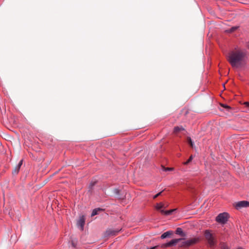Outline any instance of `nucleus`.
<instances>
[{"instance_id": "15", "label": "nucleus", "mask_w": 249, "mask_h": 249, "mask_svg": "<svg viewBox=\"0 0 249 249\" xmlns=\"http://www.w3.org/2000/svg\"><path fill=\"white\" fill-rule=\"evenodd\" d=\"M176 233L178 234L182 237H184L186 234L180 228H178L176 230Z\"/></svg>"}, {"instance_id": "27", "label": "nucleus", "mask_w": 249, "mask_h": 249, "mask_svg": "<svg viewBox=\"0 0 249 249\" xmlns=\"http://www.w3.org/2000/svg\"><path fill=\"white\" fill-rule=\"evenodd\" d=\"M222 107H224L226 108H230V107L227 105H222Z\"/></svg>"}, {"instance_id": "19", "label": "nucleus", "mask_w": 249, "mask_h": 249, "mask_svg": "<svg viewBox=\"0 0 249 249\" xmlns=\"http://www.w3.org/2000/svg\"><path fill=\"white\" fill-rule=\"evenodd\" d=\"M187 141L188 143V144L190 145V146L192 148H193L194 146V143L192 141V139L191 137H188L187 138Z\"/></svg>"}, {"instance_id": "3", "label": "nucleus", "mask_w": 249, "mask_h": 249, "mask_svg": "<svg viewBox=\"0 0 249 249\" xmlns=\"http://www.w3.org/2000/svg\"><path fill=\"white\" fill-rule=\"evenodd\" d=\"M200 241L199 237H195L188 239L186 241L182 242L179 245L180 247H189L191 246L195 245Z\"/></svg>"}, {"instance_id": "2", "label": "nucleus", "mask_w": 249, "mask_h": 249, "mask_svg": "<svg viewBox=\"0 0 249 249\" xmlns=\"http://www.w3.org/2000/svg\"><path fill=\"white\" fill-rule=\"evenodd\" d=\"M204 235L210 247H214L217 243L215 236L212 233V231L206 230L204 231Z\"/></svg>"}, {"instance_id": "9", "label": "nucleus", "mask_w": 249, "mask_h": 249, "mask_svg": "<svg viewBox=\"0 0 249 249\" xmlns=\"http://www.w3.org/2000/svg\"><path fill=\"white\" fill-rule=\"evenodd\" d=\"M23 160H20L19 163L15 167L14 169L12 171L13 174H18L19 172L20 168L22 164Z\"/></svg>"}, {"instance_id": "7", "label": "nucleus", "mask_w": 249, "mask_h": 249, "mask_svg": "<svg viewBox=\"0 0 249 249\" xmlns=\"http://www.w3.org/2000/svg\"><path fill=\"white\" fill-rule=\"evenodd\" d=\"M85 223V218L84 215L81 216L77 222V225L81 227L82 230H83Z\"/></svg>"}, {"instance_id": "20", "label": "nucleus", "mask_w": 249, "mask_h": 249, "mask_svg": "<svg viewBox=\"0 0 249 249\" xmlns=\"http://www.w3.org/2000/svg\"><path fill=\"white\" fill-rule=\"evenodd\" d=\"M193 158H194L193 156L192 155H191L190 156L189 158L188 159V160L186 161L183 162V164L184 165H187V164H188L190 162H191L192 161Z\"/></svg>"}, {"instance_id": "31", "label": "nucleus", "mask_w": 249, "mask_h": 249, "mask_svg": "<svg viewBox=\"0 0 249 249\" xmlns=\"http://www.w3.org/2000/svg\"><path fill=\"white\" fill-rule=\"evenodd\" d=\"M248 47L249 49V43H248Z\"/></svg>"}, {"instance_id": "16", "label": "nucleus", "mask_w": 249, "mask_h": 249, "mask_svg": "<svg viewBox=\"0 0 249 249\" xmlns=\"http://www.w3.org/2000/svg\"><path fill=\"white\" fill-rule=\"evenodd\" d=\"M155 208L157 210H160V211L162 208H165V206L163 203L160 202L159 203H157Z\"/></svg>"}, {"instance_id": "8", "label": "nucleus", "mask_w": 249, "mask_h": 249, "mask_svg": "<svg viewBox=\"0 0 249 249\" xmlns=\"http://www.w3.org/2000/svg\"><path fill=\"white\" fill-rule=\"evenodd\" d=\"M120 231L109 229L106 231L105 235L107 236L116 235Z\"/></svg>"}, {"instance_id": "17", "label": "nucleus", "mask_w": 249, "mask_h": 249, "mask_svg": "<svg viewBox=\"0 0 249 249\" xmlns=\"http://www.w3.org/2000/svg\"><path fill=\"white\" fill-rule=\"evenodd\" d=\"M238 26H233L230 29L227 30L226 32L229 33H231L236 31L238 29Z\"/></svg>"}, {"instance_id": "18", "label": "nucleus", "mask_w": 249, "mask_h": 249, "mask_svg": "<svg viewBox=\"0 0 249 249\" xmlns=\"http://www.w3.org/2000/svg\"><path fill=\"white\" fill-rule=\"evenodd\" d=\"M96 183H97L96 181H93V182H91L90 183V184L89 185V191H90L91 192H92L93 187L95 186V185L96 184Z\"/></svg>"}, {"instance_id": "14", "label": "nucleus", "mask_w": 249, "mask_h": 249, "mask_svg": "<svg viewBox=\"0 0 249 249\" xmlns=\"http://www.w3.org/2000/svg\"><path fill=\"white\" fill-rule=\"evenodd\" d=\"M175 210V209H172V210H167V211H165L164 210H160V213L163 215H169L171 214Z\"/></svg>"}, {"instance_id": "30", "label": "nucleus", "mask_w": 249, "mask_h": 249, "mask_svg": "<svg viewBox=\"0 0 249 249\" xmlns=\"http://www.w3.org/2000/svg\"><path fill=\"white\" fill-rule=\"evenodd\" d=\"M245 104H246V105H247L248 106H249V103H248V102H246Z\"/></svg>"}, {"instance_id": "25", "label": "nucleus", "mask_w": 249, "mask_h": 249, "mask_svg": "<svg viewBox=\"0 0 249 249\" xmlns=\"http://www.w3.org/2000/svg\"><path fill=\"white\" fill-rule=\"evenodd\" d=\"M173 170L172 168H169V167L165 168V169H164L165 171H171V170Z\"/></svg>"}, {"instance_id": "29", "label": "nucleus", "mask_w": 249, "mask_h": 249, "mask_svg": "<svg viewBox=\"0 0 249 249\" xmlns=\"http://www.w3.org/2000/svg\"><path fill=\"white\" fill-rule=\"evenodd\" d=\"M237 249H245L242 247H238Z\"/></svg>"}, {"instance_id": "11", "label": "nucleus", "mask_w": 249, "mask_h": 249, "mask_svg": "<svg viewBox=\"0 0 249 249\" xmlns=\"http://www.w3.org/2000/svg\"><path fill=\"white\" fill-rule=\"evenodd\" d=\"M104 211V209L100 208H95V209H93V210L92 211L91 216H95L97 214H98L99 213H100L101 212H103Z\"/></svg>"}, {"instance_id": "12", "label": "nucleus", "mask_w": 249, "mask_h": 249, "mask_svg": "<svg viewBox=\"0 0 249 249\" xmlns=\"http://www.w3.org/2000/svg\"><path fill=\"white\" fill-rule=\"evenodd\" d=\"M173 232L172 231H169L166 232H164L163 234H161L160 238L161 239H164L167 237H169L171 235L173 234Z\"/></svg>"}, {"instance_id": "21", "label": "nucleus", "mask_w": 249, "mask_h": 249, "mask_svg": "<svg viewBox=\"0 0 249 249\" xmlns=\"http://www.w3.org/2000/svg\"><path fill=\"white\" fill-rule=\"evenodd\" d=\"M71 246L74 248H76L77 247V242H75L73 240H71Z\"/></svg>"}, {"instance_id": "1", "label": "nucleus", "mask_w": 249, "mask_h": 249, "mask_svg": "<svg viewBox=\"0 0 249 249\" xmlns=\"http://www.w3.org/2000/svg\"><path fill=\"white\" fill-rule=\"evenodd\" d=\"M247 53L241 49H235L229 52L227 60L232 67H237L245 59Z\"/></svg>"}, {"instance_id": "23", "label": "nucleus", "mask_w": 249, "mask_h": 249, "mask_svg": "<svg viewBox=\"0 0 249 249\" xmlns=\"http://www.w3.org/2000/svg\"><path fill=\"white\" fill-rule=\"evenodd\" d=\"M221 249H229V248L226 245L224 244L222 246Z\"/></svg>"}, {"instance_id": "24", "label": "nucleus", "mask_w": 249, "mask_h": 249, "mask_svg": "<svg viewBox=\"0 0 249 249\" xmlns=\"http://www.w3.org/2000/svg\"><path fill=\"white\" fill-rule=\"evenodd\" d=\"M139 249H148V248L145 245H143Z\"/></svg>"}, {"instance_id": "5", "label": "nucleus", "mask_w": 249, "mask_h": 249, "mask_svg": "<svg viewBox=\"0 0 249 249\" xmlns=\"http://www.w3.org/2000/svg\"><path fill=\"white\" fill-rule=\"evenodd\" d=\"M182 240H183V239L182 238L174 239L169 242L162 244L161 245V248H167L169 247L175 246L179 242Z\"/></svg>"}, {"instance_id": "6", "label": "nucleus", "mask_w": 249, "mask_h": 249, "mask_svg": "<svg viewBox=\"0 0 249 249\" xmlns=\"http://www.w3.org/2000/svg\"><path fill=\"white\" fill-rule=\"evenodd\" d=\"M235 207L237 210L244 207H249V202L246 200L239 201L235 204Z\"/></svg>"}, {"instance_id": "28", "label": "nucleus", "mask_w": 249, "mask_h": 249, "mask_svg": "<svg viewBox=\"0 0 249 249\" xmlns=\"http://www.w3.org/2000/svg\"><path fill=\"white\" fill-rule=\"evenodd\" d=\"M13 124L14 125H16L17 124V123L16 121L15 120H14V121Z\"/></svg>"}, {"instance_id": "26", "label": "nucleus", "mask_w": 249, "mask_h": 249, "mask_svg": "<svg viewBox=\"0 0 249 249\" xmlns=\"http://www.w3.org/2000/svg\"><path fill=\"white\" fill-rule=\"evenodd\" d=\"M159 247V246H154V247H151L150 248H148V249H157Z\"/></svg>"}, {"instance_id": "22", "label": "nucleus", "mask_w": 249, "mask_h": 249, "mask_svg": "<svg viewBox=\"0 0 249 249\" xmlns=\"http://www.w3.org/2000/svg\"><path fill=\"white\" fill-rule=\"evenodd\" d=\"M162 193V191H161V192H159V193H158L157 194H156V195H155L153 196V199H156L159 196H160Z\"/></svg>"}, {"instance_id": "4", "label": "nucleus", "mask_w": 249, "mask_h": 249, "mask_svg": "<svg viewBox=\"0 0 249 249\" xmlns=\"http://www.w3.org/2000/svg\"><path fill=\"white\" fill-rule=\"evenodd\" d=\"M229 215L227 213H219L216 217V221L221 224H225L228 220Z\"/></svg>"}, {"instance_id": "10", "label": "nucleus", "mask_w": 249, "mask_h": 249, "mask_svg": "<svg viewBox=\"0 0 249 249\" xmlns=\"http://www.w3.org/2000/svg\"><path fill=\"white\" fill-rule=\"evenodd\" d=\"M185 128L182 126H175L173 129V133L174 134H178V132H179L181 131H184Z\"/></svg>"}, {"instance_id": "13", "label": "nucleus", "mask_w": 249, "mask_h": 249, "mask_svg": "<svg viewBox=\"0 0 249 249\" xmlns=\"http://www.w3.org/2000/svg\"><path fill=\"white\" fill-rule=\"evenodd\" d=\"M175 210V209H172V210H167V211H165L164 210H160V213L163 215H169L171 214Z\"/></svg>"}]
</instances>
